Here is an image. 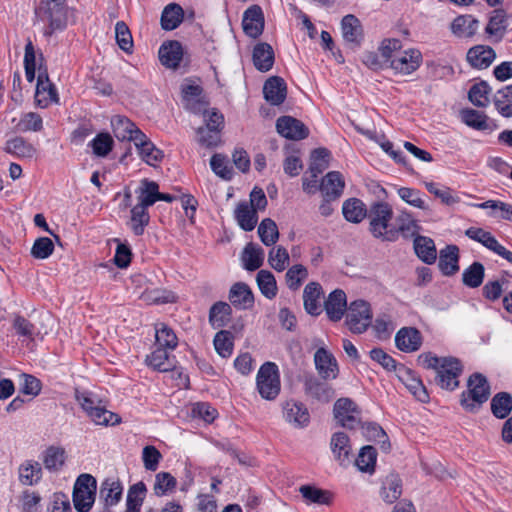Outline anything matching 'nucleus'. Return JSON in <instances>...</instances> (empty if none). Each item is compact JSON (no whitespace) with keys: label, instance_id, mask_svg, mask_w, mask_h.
<instances>
[{"label":"nucleus","instance_id":"603ef678","mask_svg":"<svg viewBox=\"0 0 512 512\" xmlns=\"http://www.w3.org/2000/svg\"><path fill=\"white\" fill-rule=\"evenodd\" d=\"M149 221L150 215L147 207L136 204L131 209V229L135 235H142Z\"/></svg>","mask_w":512,"mask_h":512},{"label":"nucleus","instance_id":"cd10ccee","mask_svg":"<svg viewBox=\"0 0 512 512\" xmlns=\"http://www.w3.org/2000/svg\"><path fill=\"white\" fill-rule=\"evenodd\" d=\"M459 250L455 245H448L440 251L438 267L446 276H452L459 270Z\"/></svg>","mask_w":512,"mask_h":512},{"label":"nucleus","instance_id":"393cba45","mask_svg":"<svg viewBox=\"0 0 512 512\" xmlns=\"http://www.w3.org/2000/svg\"><path fill=\"white\" fill-rule=\"evenodd\" d=\"M229 300L236 308L248 309L253 306L254 296L247 284L238 282L231 287Z\"/></svg>","mask_w":512,"mask_h":512},{"label":"nucleus","instance_id":"69168bd1","mask_svg":"<svg viewBox=\"0 0 512 512\" xmlns=\"http://www.w3.org/2000/svg\"><path fill=\"white\" fill-rule=\"evenodd\" d=\"M114 145L113 138L109 133H99L90 142L93 153L98 157H106L112 150Z\"/></svg>","mask_w":512,"mask_h":512},{"label":"nucleus","instance_id":"a878e982","mask_svg":"<svg viewBox=\"0 0 512 512\" xmlns=\"http://www.w3.org/2000/svg\"><path fill=\"white\" fill-rule=\"evenodd\" d=\"M234 218L239 227L244 231H252L258 221L256 209L251 208L247 201H241L237 204L234 211Z\"/></svg>","mask_w":512,"mask_h":512},{"label":"nucleus","instance_id":"a18cd8bd","mask_svg":"<svg viewBox=\"0 0 512 512\" xmlns=\"http://www.w3.org/2000/svg\"><path fill=\"white\" fill-rule=\"evenodd\" d=\"M342 213L345 219L352 223L361 222L368 214L364 203L357 198L346 200L343 203Z\"/></svg>","mask_w":512,"mask_h":512},{"label":"nucleus","instance_id":"b1692460","mask_svg":"<svg viewBox=\"0 0 512 512\" xmlns=\"http://www.w3.org/2000/svg\"><path fill=\"white\" fill-rule=\"evenodd\" d=\"M344 189V180L338 171L328 172L322 179L319 190L323 197L339 198Z\"/></svg>","mask_w":512,"mask_h":512},{"label":"nucleus","instance_id":"39448f33","mask_svg":"<svg viewBox=\"0 0 512 512\" xmlns=\"http://www.w3.org/2000/svg\"><path fill=\"white\" fill-rule=\"evenodd\" d=\"M96 480L90 474H81L74 485L73 503L78 512H88L93 506Z\"/></svg>","mask_w":512,"mask_h":512},{"label":"nucleus","instance_id":"a19ab883","mask_svg":"<svg viewBox=\"0 0 512 512\" xmlns=\"http://www.w3.org/2000/svg\"><path fill=\"white\" fill-rule=\"evenodd\" d=\"M232 309L226 302H216L209 311V322L213 328H222L230 321Z\"/></svg>","mask_w":512,"mask_h":512},{"label":"nucleus","instance_id":"9b49d317","mask_svg":"<svg viewBox=\"0 0 512 512\" xmlns=\"http://www.w3.org/2000/svg\"><path fill=\"white\" fill-rule=\"evenodd\" d=\"M277 132L290 140H302L309 135V129L300 120L291 116H281L276 121Z\"/></svg>","mask_w":512,"mask_h":512},{"label":"nucleus","instance_id":"2eb2a0df","mask_svg":"<svg viewBox=\"0 0 512 512\" xmlns=\"http://www.w3.org/2000/svg\"><path fill=\"white\" fill-rule=\"evenodd\" d=\"M283 417L296 428H304L310 422V414L307 407L295 400H288L283 404Z\"/></svg>","mask_w":512,"mask_h":512},{"label":"nucleus","instance_id":"5fc2aeb1","mask_svg":"<svg viewBox=\"0 0 512 512\" xmlns=\"http://www.w3.org/2000/svg\"><path fill=\"white\" fill-rule=\"evenodd\" d=\"M491 88L485 81H480L471 86L468 92L469 100L477 107H486L489 104Z\"/></svg>","mask_w":512,"mask_h":512},{"label":"nucleus","instance_id":"7ed1b4c3","mask_svg":"<svg viewBox=\"0 0 512 512\" xmlns=\"http://www.w3.org/2000/svg\"><path fill=\"white\" fill-rule=\"evenodd\" d=\"M490 396V386L484 375L474 373L468 379V391L462 393L461 405L468 412H477Z\"/></svg>","mask_w":512,"mask_h":512},{"label":"nucleus","instance_id":"5701e85b","mask_svg":"<svg viewBox=\"0 0 512 512\" xmlns=\"http://www.w3.org/2000/svg\"><path fill=\"white\" fill-rule=\"evenodd\" d=\"M508 21L507 14L503 9H495L492 11L485 32L493 37L496 42H500L507 31Z\"/></svg>","mask_w":512,"mask_h":512},{"label":"nucleus","instance_id":"f03ea898","mask_svg":"<svg viewBox=\"0 0 512 512\" xmlns=\"http://www.w3.org/2000/svg\"><path fill=\"white\" fill-rule=\"evenodd\" d=\"M35 14L39 21L48 24L44 30L45 36L63 31L67 26L66 0H41Z\"/></svg>","mask_w":512,"mask_h":512},{"label":"nucleus","instance_id":"c85d7f7f","mask_svg":"<svg viewBox=\"0 0 512 512\" xmlns=\"http://www.w3.org/2000/svg\"><path fill=\"white\" fill-rule=\"evenodd\" d=\"M147 366L159 372H167L174 368V358L170 356L168 349L157 347L146 356Z\"/></svg>","mask_w":512,"mask_h":512},{"label":"nucleus","instance_id":"0e129e2a","mask_svg":"<svg viewBox=\"0 0 512 512\" xmlns=\"http://www.w3.org/2000/svg\"><path fill=\"white\" fill-rule=\"evenodd\" d=\"M308 277V270L302 264H295L290 267L286 274L285 279L287 286L291 290H297Z\"/></svg>","mask_w":512,"mask_h":512},{"label":"nucleus","instance_id":"c756f323","mask_svg":"<svg viewBox=\"0 0 512 512\" xmlns=\"http://www.w3.org/2000/svg\"><path fill=\"white\" fill-rule=\"evenodd\" d=\"M253 64L257 70L267 72L274 64V51L268 43H258L253 49Z\"/></svg>","mask_w":512,"mask_h":512},{"label":"nucleus","instance_id":"aec40b11","mask_svg":"<svg viewBox=\"0 0 512 512\" xmlns=\"http://www.w3.org/2000/svg\"><path fill=\"white\" fill-rule=\"evenodd\" d=\"M496 58L494 49L486 45H477L467 52V61L477 69H486Z\"/></svg>","mask_w":512,"mask_h":512},{"label":"nucleus","instance_id":"e433bc0d","mask_svg":"<svg viewBox=\"0 0 512 512\" xmlns=\"http://www.w3.org/2000/svg\"><path fill=\"white\" fill-rule=\"evenodd\" d=\"M331 451L341 464L348 461L351 446L349 437L344 432H336L331 437Z\"/></svg>","mask_w":512,"mask_h":512},{"label":"nucleus","instance_id":"58836bf2","mask_svg":"<svg viewBox=\"0 0 512 512\" xmlns=\"http://www.w3.org/2000/svg\"><path fill=\"white\" fill-rule=\"evenodd\" d=\"M397 194L408 205L418 208L423 211H431L430 205L423 198L424 194L415 188L400 187L397 189Z\"/></svg>","mask_w":512,"mask_h":512},{"label":"nucleus","instance_id":"37998d69","mask_svg":"<svg viewBox=\"0 0 512 512\" xmlns=\"http://www.w3.org/2000/svg\"><path fill=\"white\" fill-rule=\"evenodd\" d=\"M5 151L20 158H32L36 149L23 137H14L6 142Z\"/></svg>","mask_w":512,"mask_h":512},{"label":"nucleus","instance_id":"ea45409f","mask_svg":"<svg viewBox=\"0 0 512 512\" xmlns=\"http://www.w3.org/2000/svg\"><path fill=\"white\" fill-rule=\"evenodd\" d=\"M42 478L41 465L36 461L27 460L19 467V480L23 485L32 486Z\"/></svg>","mask_w":512,"mask_h":512},{"label":"nucleus","instance_id":"0eeeda50","mask_svg":"<svg viewBox=\"0 0 512 512\" xmlns=\"http://www.w3.org/2000/svg\"><path fill=\"white\" fill-rule=\"evenodd\" d=\"M423 62V56L420 50L409 48L397 53L396 56L387 65L395 74L407 76L419 69Z\"/></svg>","mask_w":512,"mask_h":512},{"label":"nucleus","instance_id":"8fccbe9b","mask_svg":"<svg viewBox=\"0 0 512 512\" xmlns=\"http://www.w3.org/2000/svg\"><path fill=\"white\" fill-rule=\"evenodd\" d=\"M330 151L326 148H317L311 154V162L308 172L313 177H318L329 166Z\"/></svg>","mask_w":512,"mask_h":512},{"label":"nucleus","instance_id":"338daca9","mask_svg":"<svg viewBox=\"0 0 512 512\" xmlns=\"http://www.w3.org/2000/svg\"><path fill=\"white\" fill-rule=\"evenodd\" d=\"M43 128V120L41 116L35 112L24 113L16 125V129L20 132H38Z\"/></svg>","mask_w":512,"mask_h":512},{"label":"nucleus","instance_id":"a211bd4d","mask_svg":"<svg viewBox=\"0 0 512 512\" xmlns=\"http://www.w3.org/2000/svg\"><path fill=\"white\" fill-rule=\"evenodd\" d=\"M263 94L265 100L271 105L277 106L282 104L287 95L285 81L278 76L270 77L264 84Z\"/></svg>","mask_w":512,"mask_h":512},{"label":"nucleus","instance_id":"f3484780","mask_svg":"<svg viewBox=\"0 0 512 512\" xmlns=\"http://www.w3.org/2000/svg\"><path fill=\"white\" fill-rule=\"evenodd\" d=\"M395 345L403 352H415L422 345V336L414 327H403L395 335Z\"/></svg>","mask_w":512,"mask_h":512},{"label":"nucleus","instance_id":"4c0bfd02","mask_svg":"<svg viewBox=\"0 0 512 512\" xmlns=\"http://www.w3.org/2000/svg\"><path fill=\"white\" fill-rule=\"evenodd\" d=\"M491 412L498 419H505L512 411V395L508 392H498L491 399Z\"/></svg>","mask_w":512,"mask_h":512},{"label":"nucleus","instance_id":"423d86ee","mask_svg":"<svg viewBox=\"0 0 512 512\" xmlns=\"http://www.w3.org/2000/svg\"><path fill=\"white\" fill-rule=\"evenodd\" d=\"M372 311L368 302L355 300L349 304L346 325L353 333L361 334L371 325Z\"/></svg>","mask_w":512,"mask_h":512},{"label":"nucleus","instance_id":"20e7f679","mask_svg":"<svg viewBox=\"0 0 512 512\" xmlns=\"http://www.w3.org/2000/svg\"><path fill=\"white\" fill-rule=\"evenodd\" d=\"M256 388L260 396L268 401L277 398L281 390L278 366L273 362L261 365L256 376Z\"/></svg>","mask_w":512,"mask_h":512},{"label":"nucleus","instance_id":"13d9d810","mask_svg":"<svg viewBox=\"0 0 512 512\" xmlns=\"http://www.w3.org/2000/svg\"><path fill=\"white\" fill-rule=\"evenodd\" d=\"M377 452L372 446H364L356 458L355 464L362 472H373L376 464Z\"/></svg>","mask_w":512,"mask_h":512},{"label":"nucleus","instance_id":"09e8293b","mask_svg":"<svg viewBox=\"0 0 512 512\" xmlns=\"http://www.w3.org/2000/svg\"><path fill=\"white\" fill-rule=\"evenodd\" d=\"M493 102L503 117H512V85L499 89L494 95Z\"/></svg>","mask_w":512,"mask_h":512},{"label":"nucleus","instance_id":"3c124183","mask_svg":"<svg viewBox=\"0 0 512 512\" xmlns=\"http://www.w3.org/2000/svg\"><path fill=\"white\" fill-rule=\"evenodd\" d=\"M485 276V268L480 262H473L468 268L463 271L462 281L463 284L469 288L479 287Z\"/></svg>","mask_w":512,"mask_h":512},{"label":"nucleus","instance_id":"f704fd0d","mask_svg":"<svg viewBox=\"0 0 512 512\" xmlns=\"http://www.w3.org/2000/svg\"><path fill=\"white\" fill-rule=\"evenodd\" d=\"M184 11L176 3L168 4L161 14V27L166 31L176 29L183 20Z\"/></svg>","mask_w":512,"mask_h":512},{"label":"nucleus","instance_id":"f8f14e48","mask_svg":"<svg viewBox=\"0 0 512 512\" xmlns=\"http://www.w3.org/2000/svg\"><path fill=\"white\" fill-rule=\"evenodd\" d=\"M304 390L308 396L322 403L330 402L335 396L334 389L326 381L312 374L305 376Z\"/></svg>","mask_w":512,"mask_h":512},{"label":"nucleus","instance_id":"49530a36","mask_svg":"<svg viewBox=\"0 0 512 512\" xmlns=\"http://www.w3.org/2000/svg\"><path fill=\"white\" fill-rule=\"evenodd\" d=\"M478 20L471 16H458L451 24L453 34L458 37H471L478 28Z\"/></svg>","mask_w":512,"mask_h":512},{"label":"nucleus","instance_id":"dca6fc26","mask_svg":"<svg viewBox=\"0 0 512 512\" xmlns=\"http://www.w3.org/2000/svg\"><path fill=\"white\" fill-rule=\"evenodd\" d=\"M245 34L251 38L259 37L264 29V14L259 5H252L245 10L242 18Z\"/></svg>","mask_w":512,"mask_h":512},{"label":"nucleus","instance_id":"6ab92c4d","mask_svg":"<svg viewBox=\"0 0 512 512\" xmlns=\"http://www.w3.org/2000/svg\"><path fill=\"white\" fill-rule=\"evenodd\" d=\"M341 29L343 39L349 43L352 47H358L363 39L362 25L359 19L348 14L343 17L341 21Z\"/></svg>","mask_w":512,"mask_h":512},{"label":"nucleus","instance_id":"473e14b6","mask_svg":"<svg viewBox=\"0 0 512 512\" xmlns=\"http://www.w3.org/2000/svg\"><path fill=\"white\" fill-rule=\"evenodd\" d=\"M141 158L148 165L154 166L163 158V152L158 149L144 134V138L134 142Z\"/></svg>","mask_w":512,"mask_h":512},{"label":"nucleus","instance_id":"4be33fe9","mask_svg":"<svg viewBox=\"0 0 512 512\" xmlns=\"http://www.w3.org/2000/svg\"><path fill=\"white\" fill-rule=\"evenodd\" d=\"M323 294L321 285L318 282H309L303 291V301L305 311L312 315L318 316L321 312L320 299Z\"/></svg>","mask_w":512,"mask_h":512},{"label":"nucleus","instance_id":"680f3d73","mask_svg":"<svg viewBox=\"0 0 512 512\" xmlns=\"http://www.w3.org/2000/svg\"><path fill=\"white\" fill-rule=\"evenodd\" d=\"M216 352L223 358H228L233 352V336L227 330H220L216 333L214 340Z\"/></svg>","mask_w":512,"mask_h":512},{"label":"nucleus","instance_id":"774afa93","mask_svg":"<svg viewBox=\"0 0 512 512\" xmlns=\"http://www.w3.org/2000/svg\"><path fill=\"white\" fill-rule=\"evenodd\" d=\"M115 38L118 46L126 53H131L133 49V38L131 32L123 21H118L115 25Z\"/></svg>","mask_w":512,"mask_h":512},{"label":"nucleus","instance_id":"6e6d98bb","mask_svg":"<svg viewBox=\"0 0 512 512\" xmlns=\"http://www.w3.org/2000/svg\"><path fill=\"white\" fill-rule=\"evenodd\" d=\"M258 235L264 245H274L279 238L276 223L270 218L263 219L258 226Z\"/></svg>","mask_w":512,"mask_h":512},{"label":"nucleus","instance_id":"e2e57ef3","mask_svg":"<svg viewBox=\"0 0 512 512\" xmlns=\"http://www.w3.org/2000/svg\"><path fill=\"white\" fill-rule=\"evenodd\" d=\"M88 416L96 425L114 426L121 422V418L117 414L102 405H98Z\"/></svg>","mask_w":512,"mask_h":512},{"label":"nucleus","instance_id":"7c9ffc66","mask_svg":"<svg viewBox=\"0 0 512 512\" xmlns=\"http://www.w3.org/2000/svg\"><path fill=\"white\" fill-rule=\"evenodd\" d=\"M243 268L247 271H255L260 268L264 261V250L254 244L248 243L241 254Z\"/></svg>","mask_w":512,"mask_h":512},{"label":"nucleus","instance_id":"f257e3e1","mask_svg":"<svg viewBox=\"0 0 512 512\" xmlns=\"http://www.w3.org/2000/svg\"><path fill=\"white\" fill-rule=\"evenodd\" d=\"M367 217L369 219V230L375 238L390 242L397 240L398 230L390 225L393 210L389 203L381 201L373 203Z\"/></svg>","mask_w":512,"mask_h":512},{"label":"nucleus","instance_id":"2f4dec72","mask_svg":"<svg viewBox=\"0 0 512 512\" xmlns=\"http://www.w3.org/2000/svg\"><path fill=\"white\" fill-rule=\"evenodd\" d=\"M414 250L424 263L433 264L436 261L437 251L431 238L417 235L414 238Z\"/></svg>","mask_w":512,"mask_h":512},{"label":"nucleus","instance_id":"bf43d9fd","mask_svg":"<svg viewBox=\"0 0 512 512\" xmlns=\"http://www.w3.org/2000/svg\"><path fill=\"white\" fill-rule=\"evenodd\" d=\"M463 122L476 130L484 131L489 129L487 116L480 111L474 109H465L461 112Z\"/></svg>","mask_w":512,"mask_h":512},{"label":"nucleus","instance_id":"4468645a","mask_svg":"<svg viewBox=\"0 0 512 512\" xmlns=\"http://www.w3.org/2000/svg\"><path fill=\"white\" fill-rule=\"evenodd\" d=\"M348 307L346 294L341 289L332 291L324 301V310L332 322L340 321Z\"/></svg>","mask_w":512,"mask_h":512},{"label":"nucleus","instance_id":"72a5a7b5","mask_svg":"<svg viewBox=\"0 0 512 512\" xmlns=\"http://www.w3.org/2000/svg\"><path fill=\"white\" fill-rule=\"evenodd\" d=\"M299 492L307 504L329 505L332 501V494L313 485H302Z\"/></svg>","mask_w":512,"mask_h":512},{"label":"nucleus","instance_id":"c9c22d12","mask_svg":"<svg viewBox=\"0 0 512 512\" xmlns=\"http://www.w3.org/2000/svg\"><path fill=\"white\" fill-rule=\"evenodd\" d=\"M402 494V481L396 474H389L382 483L381 497L386 503H394Z\"/></svg>","mask_w":512,"mask_h":512},{"label":"nucleus","instance_id":"4d7b16f0","mask_svg":"<svg viewBox=\"0 0 512 512\" xmlns=\"http://www.w3.org/2000/svg\"><path fill=\"white\" fill-rule=\"evenodd\" d=\"M405 385L408 390L421 402L429 400V395L422 381L411 371L407 370L404 376Z\"/></svg>","mask_w":512,"mask_h":512},{"label":"nucleus","instance_id":"ddd939ff","mask_svg":"<svg viewBox=\"0 0 512 512\" xmlns=\"http://www.w3.org/2000/svg\"><path fill=\"white\" fill-rule=\"evenodd\" d=\"M184 107L195 114L206 113L207 101L199 85L184 84L181 88Z\"/></svg>","mask_w":512,"mask_h":512},{"label":"nucleus","instance_id":"de8ad7c7","mask_svg":"<svg viewBox=\"0 0 512 512\" xmlns=\"http://www.w3.org/2000/svg\"><path fill=\"white\" fill-rule=\"evenodd\" d=\"M155 339L158 347L168 350H174L178 344L176 334L165 323L155 325Z\"/></svg>","mask_w":512,"mask_h":512},{"label":"nucleus","instance_id":"c03bdc74","mask_svg":"<svg viewBox=\"0 0 512 512\" xmlns=\"http://www.w3.org/2000/svg\"><path fill=\"white\" fill-rule=\"evenodd\" d=\"M146 492V485L142 481L130 486L126 499V512H140Z\"/></svg>","mask_w":512,"mask_h":512},{"label":"nucleus","instance_id":"864d4df0","mask_svg":"<svg viewBox=\"0 0 512 512\" xmlns=\"http://www.w3.org/2000/svg\"><path fill=\"white\" fill-rule=\"evenodd\" d=\"M257 285L261 293L268 299H273L277 294V283L274 275L268 270H260L256 277Z\"/></svg>","mask_w":512,"mask_h":512},{"label":"nucleus","instance_id":"9d476101","mask_svg":"<svg viewBox=\"0 0 512 512\" xmlns=\"http://www.w3.org/2000/svg\"><path fill=\"white\" fill-rule=\"evenodd\" d=\"M114 136L119 141H133L144 138V133L126 116L115 115L111 118Z\"/></svg>","mask_w":512,"mask_h":512},{"label":"nucleus","instance_id":"052dcab7","mask_svg":"<svg viewBox=\"0 0 512 512\" xmlns=\"http://www.w3.org/2000/svg\"><path fill=\"white\" fill-rule=\"evenodd\" d=\"M397 224L398 227L395 230H398V234L401 233L406 238L417 236L420 229L412 214L406 211L397 217Z\"/></svg>","mask_w":512,"mask_h":512},{"label":"nucleus","instance_id":"412c9836","mask_svg":"<svg viewBox=\"0 0 512 512\" xmlns=\"http://www.w3.org/2000/svg\"><path fill=\"white\" fill-rule=\"evenodd\" d=\"M159 59L168 68H177L183 57V47L178 41L164 42L159 48Z\"/></svg>","mask_w":512,"mask_h":512},{"label":"nucleus","instance_id":"bb28decb","mask_svg":"<svg viewBox=\"0 0 512 512\" xmlns=\"http://www.w3.org/2000/svg\"><path fill=\"white\" fill-rule=\"evenodd\" d=\"M122 494L123 486L118 478H107L101 483L99 495L104 500L106 506L118 504Z\"/></svg>","mask_w":512,"mask_h":512},{"label":"nucleus","instance_id":"6e6552de","mask_svg":"<svg viewBox=\"0 0 512 512\" xmlns=\"http://www.w3.org/2000/svg\"><path fill=\"white\" fill-rule=\"evenodd\" d=\"M462 373V365L455 357H444L443 364L436 372L435 382L442 389L454 390L459 386L458 377Z\"/></svg>","mask_w":512,"mask_h":512},{"label":"nucleus","instance_id":"79ce46f5","mask_svg":"<svg viewBox=\"0 0 512 512\" xmlns=\"http://www.w3.org/2000/svg\"><path fill=\"white\" fill-rule=\"evenodd\" d=\"M159 185L155 181L143 179L136 190L138 204L149 208L157 202Z\"/></svg>","mask_w":512,"mask_h":512},{"label":"nucleus","instance_id":"1a4fd4ad","mask_svg":"<svg viewBox=\"0 0 512 512\" xmlns=\"http://www.w3.org/2000/svg\"><path fill=\"white\" fill-rule=\"evenodd\" d=\"M314 364L320 378L324 381L338 377L339 367L336 358L327 349L320 347L314 354Z\"/></svg>","mask_w":512,"mask_h":512}]
</instances>
